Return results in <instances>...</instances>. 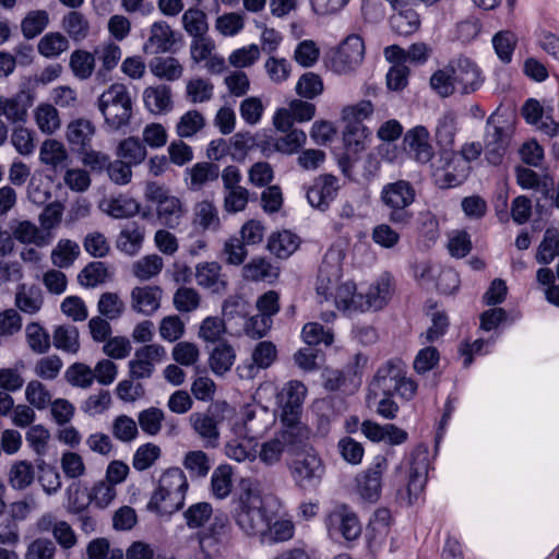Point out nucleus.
Here are the masks:
<instances>
[{
    "label": "nucleus",
    "instance_id": "1",
    "mask_svg": "<svg viewBox=\"0 0 559 559\" xmlns=\"http://www.w3.org/2000/svg\"><path fill=\"white\" fill-rule=\"evenodd\" d=\"M345 245L333 243L324 254L316 282V293L320 302L331 301L344 313H362V294L356 283L342 281Z\"/></svg>",
    "mask_w": 559,
    "mask_h": 559
},
{
    "label": "nucleus",
    "instance_id": "2",
    "mask_svg": "<svg viewBox=\"0 0 559 559\" xmlns=\"http://www.w3.org/2000/svg\"><path fill=\"white\" fill-rule=\"evenodd\" d=\"M276 423L273 411L241 406L229 423L231 438L225 443V455L236 462H253L258 457V440L264 437Z\"/></svg>",
    "mask_w": 559,
    "mask_h": 559
},
{
    "label": "nucleus",
    "instance_id": "3",
    "mask_svg": "<svg viewBox=\"0 0 559 559\" xmlns=\"http://www.w3.org/2000/svg\"><path fill=\"white\" fill-rule=\"evenodd\" d=\"M189 483L179 467H169L158 477L147 509L158 515H170L179 511L186 501Z\"/></svg>",
    "mask_w": 559,
    "mask_h": 559
},
{
    "label": "nucleus",
    "instance_id": "4",
    "mask_svg": "<svg viewBox=\"0 0 559 559\" xmlns=\"http://www.w3.org/2000/svg\"><path fill=\"white\" fill-rule=\"evenodd\" d=\"M231 514L235 524L245 535L257 537L261 542L270 514L257 489L243 488L235 500Z\"/></svg>",
    "mask_w": 559,
    "mask_h": 559
},
{
    "label": "nucleus",
    "instance_id": "5",
    "mask_svg": "<svg viewBox=\"0 0 559 559\" xmlns=\"http://www.w3.org/2000/svg\"><path fill=\"white\" fill-rule=\"evenodd\" d=\"M97 108L106 130L116 132L127 127L133 114L129 88L122 83H112L97 98Z\"/></svg>",
    "mask_w": 559,
    "mask_h": 559
},
{
    "label": "nucleus",
    "instance_id": "6",
    "mask_svg": "<svg viewBox=\"0 0 559 559\" xmlns=\"http://www.w3.org/2000/svg\"><path fill=\"white\" fill-rule=\"evenodd\" d=\"M374 395L382 393L385 396L397 394L409 401L417 391V383L407 377L406 364L401 359H391L381 366L370 385Z\"/></svg>",
    "mask_w": 559,
    "mask_h": 559
},
{
    "label": "nucleus",
    "instance_id": "7",
    "mask_svg": "<svg viewBox=\"0 0 559 559\" xmlns=\"http://www.w3.org/2000/svg\"><path fill=\"white\" fill-rule=\"evenodd\" d=\"M428 471L429 463L425 455L415 456L396 468V473L401 476L396 489L400 502L413 506L423 500Z\"/></svg>",
    "mask_w": 559,
    "mask_h": 559
},
{
    "label": "nucleus",
    "instance_id": "8",
    "mask_svg": "<svg viewBox=\"0 0 559 559\" xmlns=\"http://www.w3.org/2000/svg\"><path fill=\"white\" fill-rule=\"evenodd\" d=\"M288 471L295 486L310 492L320 486L325 474V465L316 450L308 449L295 455Z\"/></svg>",
    "mask_w": 559,
    "mask_h": 559
},
{
    "label": "nucleus",
    "instance_id": "9",
    "mask_svg": "<svg viewBox=\"0 0 559 559\" xmlns=\"http://www.w3.org/2000/svg\"><path fill=\"white\" fill-rule=\"evenodd\" d=\"M144 197L156 205V217L158 222L169 229H176L186 214L182 201L170 194L162 185L150 181L145 186Z\"/></svg>",
    "mask_w": 559,
    "mask_h": 559
},
{
    "label": "nucleus",
    "instance_id": "10",
    "mask_svg": "<svg viewBox=\"0 0 559 559\" xmlns=\"http://www.w3.org/2000/svg\"><path fill=\"white\" fill-rule=\"evenodd\" d=\"M416 198V192L411 182L396 180L383 186L380 200L390 210L389 219L394 224H407L412 213L407 211Z\"/></svg>",
    "mask_w": 559,
    "mask_h": 559
},
{
    "label": "nucleus",
    "instance_id": "11",
    "mask_svg": "<svg viewBox=\"0 0 559 559\" xmlns=\"http://www.w3.org/2000/svg\"><path fill=\"white\" fill-rule=\"evenodd\" d=\"M209 413H193L189 421L194 432L205 442L206 447L216 448L219 441L218 424L234 413V408L226 401H218L212 405Z\"/></svg>",
    "mask_w": 559,
    "mask_h": 559
},
{
    "label": "nucleus",
    "instance_id": "12",
    "mask_svg": "<svg viewBox=\"0 0 559 559\" xmlns=\"http://www.w3.org/2000/svg\"><path fill=\"white\" fill-rule=\"evenodd\" d=\"M436 183L441 188L461 185L468 176L471 167L457 153L444 148L439 159L431 165Z\"/></svg>",
    "mask_w": 559,
    "mask_h": 559
},
{
    "label": "nucleus",
    "instance_id": "13",
    "mask_svg": "<svg viewBox=\"0 0 559 559\" xmlns=\"http://www.w3.org/2000/svg\"><path fill=\"white\" fill-rule=\"evenodd\" d=\"M325 527L330 538L346 542L356 540L361 534V524L350 509L346 506H338L325 518Z\"/></svg>",
    "mask_w": 559,
    "mask_h": 559
},
{
    "label": "nucleus",
    "instance_id": "14",
    "mask_svg": "<svg viewBox=\"0 0 559 559\" xmlns=\"http://www.w3.org/2000/svg\"><path fill=\"white\" fill-rule=\"evenodd\" d=\"M389 466L384 455H376L369 466L356 478V490L361 499L368 502H376L381 496L382 476Z\"/></svg>",
    "mask_w": 559,
    "mask_h": 559
},
{
    "label": "nucleus",
    "instance_id": "15",
    "mask_svg": "<svg viewBox=\"0 0 559 559\" xmlns=\"http://www.w3.org/2000/svg\"><path fill=\"white\" fill-rule=\"evenodd\" d=\"M365 56V44L359 35H348L337 47L332 57L335 73L347 74L360 66Z\"/></svg>",
    "mask_w": 559,
    "mask_h": 559
},
{
    "label": "nucleus",
    "instance_id": "16",
    "mask_svg": "<svg viewBox=\"0 0 559 559\" xmlns=\"http://www.w3.org/2000/svg\"><path fill=\"white\" fill-rule=\"evenodd\" d=\"M167 353L159 344L144 345L138 348L134 356L128 362L131 379H148L155 371V367L166 360Z\"/></svg>",
    "mask_w": 559,
    "mask_h": 559
},
{
    "label": "nucleus",
    "instance_id": "17",
    "mask_svg": "<svg viewBox=\"0 0 559 559\" xmlns=\"http://www.w3.org/2000/svg\"><path fill=\"white\" fill-rule=\"evenodd\" d=\"M450 63L457 93L466 95L480 88L485 79L480 68L473 60L460 57Z\"/></svg>",
    "mask_w": 559,
    "mask_h": 559
},
{
    "label": "nucleus",
    "instance_id": "18",
    "mask_svg": "<svg viewBox=\"0 0 559 559\" xmlns=\"http://www.w3.org/2000/svg\"><path fill=\"white\" fill-rule=\"evenodd\" d=\"M405 153L415 162L427 164L433 157L430 133L424 126H415L407 130L403 138Z\"/></svg>",
    "mask_w": 559,
    "mask_h": 559
},
{
    "label": "nucleus",
    "instance_id": "19",
    "mask_svg": "<svg viewBox=\"0 0 559 559\" xmlns=\"http://www.w3.org/2000/svg\"><path fill=\"white\" fill-rule=\"evenodd\" d=\"M340 190L338 179L332 175H321L317 177L308 188L307 201L313 209L325 211Z\"/></svg>",
    "mask_w": 559,
    "mask_h": 559
},
{
    "label": "nucleus",
    "instance_id": "20",
    "mask_svg": "<svg viewBox=\"0 0 559 559\" xmlns=\"http://www.w3.org/2000/svg\"><path fill=\"white\" fill-rule=\"evenodd\" d=\"M33 103V95L25 91L13 96L0 95V118L12 124L25 123Z\"/></svg>",
    "mask_w": 559,
    "mask_h": 559
},
{
    "label": "nucleus",
    "instance_id": "21",
    "mask_svg": "<svg viewBox=\"0 0 559 559\" xmlns=\"http://www.w3.org/2000/svg\"><path fill=\"white\" fill-rule=\"evenodd\" d=\"M277 356L273 343L262 341L255 345L251 354V361L237 367V373L241 379H253L260 369H266L275 361Z\"/></svg>",
    "mask_w": 559,
    "mask_h": 559
},
{
    "label": "nucleus",
    "instance_id": "22",
    "mask_svg": "<svg viewBox=\"0 0 559 559\" xmlns=\"http://www.w3.org/2000/svg\"><path fill=\"white\" fill-rule=\"evenodd\" d=\"M394 293V283L390 274L384 273L374 280L362 294V312L380 310L390 301Z\"/></svg>",
    "mask_w": 559,
    "mask_h": 559
},
{
    "label": "nucleus",
    "instance_id": "23",
    "mask_svg": "<svg viewBox=\"0 0 559 559\" xmlns=\"http://www.w3.org/2000/svg\"><path fill=\"white\" fill-rule=\"evenodd\" d=\"M179 35L165 21L154 22L147 40L143 45L145 53H165L174 50Z\"/></svg>",
    "mask_w": 559,
    "mask_h": 559
},
{
    "label": "nucleus",
    "instance_id": "24",
    "mask_svg": "<svg viewBox=\"0 0 559 559\" xmlns=\"http://www.w3.org/2000/svg\"><path fill=\"white\" fill-rule=\"evenodd\" d=\"M280 429L275 433L288 447L307 441L311 429L301 420V414H280Z\"/></svg>",
    "mask_w": 559,
    "mask_h": 559
},
{
    "label": "nucleus",
    "instance_id": "25",
    "mask_svg": "<svg viewBox=\"0 0 559 559\" xmlns=\"http://www.w3.org/2000/svg\"><path fill=\"white\" fill-rule=\"evenodd\" d=\"M162 298L163 290L159 286H135L130 293V306L140 314L152 316L159 309Z\"/></svg>",
    "mask_w": 559,
    "mask_h": 559
},
{
    "label": "nucleus",
    "instance_id": "26",
    "mask_svg": "<svg viewBox=\"0 0 559 559\" xmlns=\"http://www.w3.org/2000/svg\"><path fill=\"white\" fill-rule=\"evenodd\" d=\"M364 436L372 442H385L390 445L403 444L408 433L392 424L380 425L371 420H365L361 424Z\"/></svg>",
    "mask_w": 559,
    "mask_h": 559
},
{
    "label": "nucleus",
    "instance_id": "27",
    "mask_svg": "<svg viewBox=\"0 0 559 559\" xmlns=\"http://www.w3.org/2000/svg\"><path fill=\"white\" fill-rule=\"evenodd\" d=\"M13 237L16 241L23 245H34L37 248H43L51 243L53 234L48 230H43L35 223L31 221H17L11 225Z\"/></svg>",
    "mask_w": 559,
    "mask_h": 559
},
{
    "label": "nucleus",
    "instance_id": "28",
    "mask_svg": "<svg viewBox=\"0 0 559 559\" xmlns=\"http://www.w3.org/2000/svg\"><path fill=\"white\" fill-rule=\"evenodd\" d=\"M507 146L508 135L502 128L495 123L493 117H490L485 135V156L488 163L499 165L502 162Z\"/></svg>",
    "mask_w": 559,
    "mask_h": 559
},
{
    "label": "nucleus",
    "instance_id": "29",
    "mask_svg": "<svg viewBox=\"0 0 559 559\" xmlns=\"http://www.w3.org/2000/svg\"><path fill=\"white\" fill-rule=\"evenodd\" d=\"M195 281L200 287L214 294H221L227 287L226 276L222 273V266L217 262L197 264Z\"/></svg>",
    "mask_w": 559,
    "mask_h": 559
},
{
    "label": "nucleus",
    "instance_id": "30",
    "mask_svg": "<svg viewBox=\"0 0 559 559\" xmlns=\"http://www.w3.org/2000/svg\"><path fill=\"white\" fill-rule=\"evenodd\" d=\"M307 395L306 385L298 380L286 382L277 395V405L280 414L297 413L301 414V407Z\"/></svg>",
    "mask_w": 559,
    "mask_h": 559
},
{
    "label": "nucleus",
    "instance_id": "31",
    "mask_svg": "<svg viewBox=\"0 0 559 559\" xmlns=\"http://www.w3.org/2000/svg\"><path fill=\"white\" fill-rule=\"evenodd\" d=\"M96 133L94 123L85 118L71 120L66 128V140L76 152L90 147Z\"/></svg>",
    "mask_w": 559,
    "mask_h": 559
},
{
    "label": "nucleus",
    "instance_id": "32",
    "mask_svg": "<svg viewBox=\"0 0 559 559\" xmlns=\"http://www.w3.org/2000/svg\"><path fill=\"white\" fill-rule=\"evenodd\" d=\"M99 210L115 219H123L135 216L141 209L140 203L126 194L103 199L98 204Z\"/></svg>",
    "mask_w": 559,
    "mask_h": 559
},
{
    "label": "nucleus",
    "instance_id": "33",
    "mask_svg": "<svg viewBox=\"0 0 559 559\" xmlns=\"http://www.w3.org/2000/svg\"><path fill=\"white\" fill-rule=\"evenodd\" d=\"M143 103L153 115L168 114L174 107L171 88L165 84L147 86L143 91Z\"/></svg>",
    "mask_w": 559,
    "mask_h": 559
},
{
    "label": "nucleus",
    "instance_id": "34",
    "mask_svg": "<svg viewBox=\"0 0 559 559\" xmlns=\"http://www.w3.org/2000/svg\"><path fill=\"white\" fill-rule=\"evenodd\" d=\"M32 114L34 122L40 133L51 136L61 129L62 122L60 114L51 103H38Z\"/></svg>",
    "mask_w": 559,
    "mask_h": 559
},
{
    "label": "nucleus",
    "instance_id": "35",
    "mask_svg": "<svg viewBox=\"0 0 559 559\" xmlns=\"http://www.w3.org/2000/svg\"><path fill=\"white\" fill-rule=\"evenodd\" d=\"M40 164L52 170L62 168L69 160V153L64 144L57 139H46L43 141L38 152Z\"/></svg>",
    "mask_w": 559,
    "mask_h": 559
},
{
    "label": "nucleus",
    "instance_id": "36",
    "mask_svg": "<svg viewBox=\"0 0 559 559\" xmlns=\"http://www.w3.org/2000/svg\"><path fill=\"white\" fill-rule=\"evenodd\" d=\"M192 224L203 233L218 231L221 229L222 222L215 204L209 200L198 202L193 207Z\"/></svg>",
    "mask_w": 559,
    "mask_h": 559
},
{
    "label": "nucleus",
    "instance_id": "37",
    "mask_svg": "<svg viewBox=\"0 0 559 559\" xmlns=\"http://www.w3.org/2000/svg\"><path fill=\"white\" fill-rule=\"evenodd\" d=\"M144 238V226L136 223H129L119 231L116 247L122 253L133 257L142 249Z\"/></svg>",
    "mask_w": 559,
    "mask_h": 559
},
{
    "label": "nucleus",
    "instance_id": "38",
    "mask_svg": "<svg viewBox=\"0 0 559 559\" xmlns=\"http://www.w3.org/2000/svg\"><path fill=\"white\" fill-rule=\"evenodd\" d=\"M295 534V523L288 515H282L275 520L269 515L265 531L262 535V544H274L290 540Z\"/></svg>",
    "mask_w": 559,
    "mask_h": 559
},
{
    "label": "nucleus",
    "instance_id": "39",
    "mask_svg": "<svg viewBox=\"0 0 559 559\" xmlns=\"http://www.w3.org/2000/svg\"><path fill=\"white\" fill-rule=\"evenodd\" d=\"M280 275V269L263 257L251 259L242 267V277L251 282L273 283Z\"/></svg>",
    "mask_w": 559,
    "mask_h": 559
},
{
    "label": "nucleus",
    "instance_id": "40",
    "mask_svg": "<svg viewBox=\"0 0 559 559\" xmlns=\"http://www.w3.org/2000/svg\"><path fill=\"white\" fill-rule=\"evenodd\" d=\"M301 240L295 233L284 229L270 235L267 249L278 259L289 258L299 248Z\"/></svg>",
    "mask_w": 559,
    "mask_h": 559
},
{
    "label": "nucleus",
    "instance_id": "41",
    "mask_svg": "<svg viewBox=\"0 0 559 559\" xmlns=\"http://www.w3.org/2000/svg\"><path fill=\"white\" fill-rule=\"evenodd\" d=\"M185 181L192 191L201 190L207 182L218 178V166L209 162L195 163L185 171Z\"/></svg>",
    "mask_w": 559,
    "mask_h": 559
},
{
    "label": "nucleus",
    "instance_id": "42",
    "mask_svg": "<svg viewBox=\"0 0 559 559\" xmlns=\"http://www.w3.org/2000/svg\"><path fill=\"white\" fill-rule=\"evenodd\" d=\"M115 155L135 167L146 159L147 148L138 136L130 135L117 143Z\"/></svg>",
    "mask_w": 559,
    "mask_h": 559
},
{
    "label": "nucleus",
    "instance_id": "43",
    "mask_svg": "<svg viewBox=\"0 0 559 559\" xmlns=\"http://www.w3.org/2000/svg\"><path fill=\"white\" fill-rule=\"evenodd\" d=\"M14 304L20 311L35 314L43 307L44 296L40 288L35 285L20 284L16 288Z\"/></svg>",
    "mask_w": 559,
    "mask_h": 559
},
{
    "label": "nucleus",
    "instance_id": "44",
    "mask_svg": "<svg viewBox=\"0 0 559 559\" xmlns=\"http://www.w3.org/2000/svg\"><path fill=\"white\" fill-rule=\"evenodd\" d=\"M35 480V468L27 460L14 461L8 471V483L14 490H25Z\"/></svg>",
    "mask_w": 559,
    "mask_h": 559
},
{
    "label": "nucleus",
    "instance_id": "45",
    "mask_svg": "<svg viewBox=\"0 0 559 559\" xmlns=\"http://www.w3.org/2000/svg\"><path fill=\"white\" fill-rule=\"evenodd\" d=\"M148 67L152 74L159 80L173 82L183 75V67L175 57H155Z\"/></svg>",
    "mask_w": 559,
    "mask_h": 559
},
{
    "label": "nucleus",
    "instance_id": "46",
    "mask_svg": "<svg viewBox=\"0 0 559 559\" xmlns=\"http://www.w3.org/2000/svg\"><path fill=\"white\" fill-rule=\"evenodd\" d=\"M342 135L346 148L354 153L364 151L371 140V131L365 124H344Z\"/></svg>",
    "mask_w": 559,
    "mask_h": 559
},
{
    "label": "nucleus",
    "instance_id": "47",
    "mask_svg": "<svg viewBox=\"0 0 559 559\" xmlns=\"http://www.w3.org/2000/svg\"><path fill=\"white\" fill-rule=\"evenodd\" d=\"M181 463L191 478H204L212 467L210 456L202 450L186 452Z\"/></svg>",
    "mask_w": 559,
    "mask_h": 559
},
{
    "label": "nucleus",
    "instance_id": "48",
    "mask_svg": "<svg viewBox=\"0 0 559 559\" xmlns=\"http://www.w3.org/2000/svg\"><path fill=\"white\" fill-rule=\"evenodd\" d=\"M24 399L36 411H45L52 401L50 390L39 380H31L26 383Z\"/></svg>",
    "mask_w": 559,
    "mask_h": 559
},
{
    "label": "nucleus",
    "instance_id": "49",
    "mask_svg": "<svg viewBox=\"0 0 559 559\" xmlns=\"http://www.w3.org/2000/svg\"><path fill=\"white\" fill-rule=\"evenodd\" d=\"M95 55L85 49H76L70 55L69 67L79 80L90 79L95 70Z\"/></svg>",
    "mask_w": 559,
    "mask_h": 559
},
{
    "label": "nucleus",
    "instance_id": "50",
    "mask_svg": "<svg viewBox=\"0 0 559 559\" xmlns=\"http://www.w3.org/2000/svg\"><path fill=\"white\" fill-rule=\"evenodd\" d=\"M87 492L91 506L98 510L109 508L117 497V488L104 479L95 481Z\"/></svg>",
    "mask_w": 559,
    "mask_h": 559
},
{
    "label": "nucleus",
    "instance_id": "51",
    "mask_svg": "<svg viewBox=\"0 0 559 559\" xmlns=\"http://www.w3.org/2000/svg\"><path fill=\"white\" fill-rule=\"evenodd\" d=\"M236 360V353L231 345L221 344L210 354L209 364L211 370L216 376H223L228 372Z\"/></svg>",
    "mask_w": 559,
    "mask_h": 559
},
{
    "label": "nucleus",
    "instance_id": "52",
    "mask_svg": "<svg viewBox=\"0 0 559 559\" xmlns=\"http://www.w3.org/2000/svg\"><path fill=\"white\" fill-rule=\"evenodd\" d=\"M53 345L64 353L76 354L81 346L78 328L73 325L57 326L53 331Z\"/></svg>",
    "mask_w": 559,
    "mask_h": 559
},
{
    "label": "nucleus",
    "instance_id": "53",
    "mask_svg": "<svg viewBox=\"0 0 559 559\" xmlns=\"http://www.w3.org/2000/svg\"><path fill=\"white\" fill-rule=\"evenodd\" d=\"M80 255V246L70 239H60L51 251V262L59 269L71 266Z\"/></svg>",
    "mask_w": 559,
    "mask_h": 559
},
{
    "label": "nucleus",
    "instance_id": "54",
    "mask_svg": "<svg viewBox=\"0 0 559 559\" xmlns=\"http://www.w3.org/2000/svg\"><path fill=\"white\" fill-rule=\"evenodd\" d=\"M68 38L59 32H50L44 35L37 45L38 52L48 59L59 57L69 49Z\"/></svg>",
    "mask_w": 559,
    "mask_h": 559
},
{
    "label": "nucleus",
    "instance_id": "55",
    "mask_svg": "<svg viewBox=\"0 0 559 559\" xmlns=\"http://www.w3.org/2000/svg\"><path fill=\"white\" fill-rule=\"evenodd\" d=\"M233 467L228 464L218 465L211 476L212 493L217 499H225L233 488Z\"/></svg>",
    "mask_w": 559,
    "mask_h": 559
},
{
    "label": "nucleus",
    "instance_id": "56",
    "mask_svg": "<svg viewBox=\"0 0 559 559\" xmlns=\"http://www.w3.org/2000/svg\"><path fill=\"white\" fill-rule=\"evenodd\" d=\"M164 267L162 257L151 253L142 257L132 264V274L140 281H148L157 276Z\"/></svg>",
    "mask_w": 559,
    "mask_h": 559
},
{
    "label": "nucleus",
    "instance_id": "57",
    "mask_svg": "<svg viewBox=\"0 0 559 559\" xmlns=\"http://www.w3.org/2000/svg\"><path fill=\"white\" fill-rule=\"evenodd\" d=\"M25 364L15 362L12 367L0 368V389L4 392H17L25 384L24 378Z\"/></svg>",
    "mask_w": 559,
    "mask_h": 559
},
{
    "label": "nucleus",
    "instance_id": "58",
    "mask_svg": "<svg viewBox=\"0 0 559 559\" xmlns=\"http://www.w3.org/2000/svg\"><path fill=\"white\" fill-rule=\"evenodd\" d=\"M392 29L400 35H411L415 33L420 25L419 14L411 8L400 10L391 19Z\"/></svg>",
    "mask_w": 559,
    "mask_h": 559
},
{
    "label": "nucleus",
    "instance_id": "59",
    "mask_svg": "<svg viewBox=\"0 0 559 559\" xmlns=\"http://www.w3.org/2000/svg\"><path fill=\"white\" fill-rule=\"evenodd\" d=\"M62 28L75 41H82L90 35V22L78 11H71L63 16Z\"/></svg>",
    "mask_w": 559,
    "mask_h": 559
},
{
    "label": "nucleus",
    "instance_id": "60",
    "mask_svg": "<svg viewBox=\"0 0 559 559\" xmlns=\"http://www.w3.org/2000/svg\"><path fill=\"white\" fill-rule=\"evenodd\" d=\"M20 123L15 126L10 135V143L14 150L22 156H29L35 151V132Z\"/></svg>",
    "mask_w": 559,
    "mask_h": 559
},
{
    "label": "nucleus",
    "instance_id": "61",
    "mask_svg": "<svg viewBox=\"0 0 559 559\" xmlns=\"http://www.w3.org/2000/svg\"><path fill=\"white\" fill-rule=\"evenodd\" d=\"M264 70L272 83L281 85L289 80L293 66L284 57L270 56L264 62Z\"/></svg>",
    "mask_w": 559,
    "mask_h": 559
},
{
    "label": "nucleus",
    "instance_id": "62",
    "mask_svg": "<svg viewBox=\"0 0 559 559\" xmlns=\"http://www.w3.org/2000/svg\"><path fill=\"white\" fill-rule=\"evenodd\" d=\"M254 27L260 32V50L264 52L273 53L277 51L284 40L283 34L273 26H269L261 20H253Z\"/></svg>",
    "mask_w": 559,
    "mask_h": 559
},
{
    "label": "nucleus",
    "instance_id": "63",
    "mask_svg": "<svg viewBox=\"0 0 559 559\" xmlns=\"http://www.w3.org/2000/svg\"><path fill=\"white\" fill-rule=\"evenodd\" d=\"M228 532L227 520L223 516H214L210 526L199 537L200 547L205 550L218 543H222Z\"/></svg>",
    "mask_w": 559,
    "mask_h": 559
},
{
    "label": "nucleus",
    "instance_id": "64",
    "mask_svg": "<svg viewBox=\"0 0 559 559\" xmlns=\"http://www.w3.org/2000/svg\"><path fill=\"white\" fill-rule=\"evenodd\" d=\"M452 73L451 63L435 71L430 78V86L441 97H449L457 93Z\"/></svg>",
    "mask_w": 559,
    "mask_h": 559
}]
</instances>
